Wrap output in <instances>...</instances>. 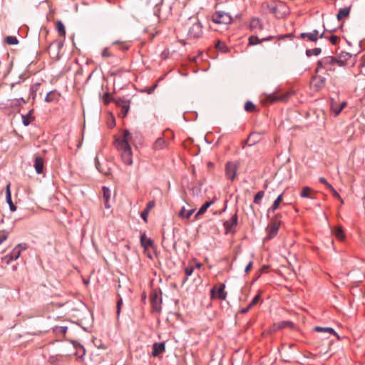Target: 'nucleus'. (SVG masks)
<instances>
[{"mask_svg": "<svg viewBox=\"0 0 365 365\" xmlns=\"http://www.w3.org/2000/svg\"><path fill=\"white\" fill-rule=\"evenodd\" d=\"M44 160L42 157L36 156L34 160V168L36 173L41 174L43 170Z\"/></svg>", "mask_w": 365, "mask_h": 365, "instance_id": "412c9836", "label": "nucleus"}, {"mask_svg": "<svg viewBox=\"0 0 365 365\" xmlns=\"http://www.w3.org/2000/svg\"><path fill=\"white\" fill-rule=\"evenodd\" d=\"M291 322H287V321H284V322H281L279 324H278V328L279 329H282L285 327H287V325L290 324Z\"/></svg>", "mask_w": 365, "mask_h": 365, "instance_id": "4d7b16f0", "label": "nucleus"}, {"mask_svg": "<svg viewBox=\"0 0 365 365\" xmlns=\"http://www.w3.org/2000/svg\"><path fill=\"white\" fill-rule=\"evenodd\" d=\"M58 43V46L59 48H61V46H62V45H63L62 42H57V41H53V42L50 44L49 47H51L52 45H53V44H54V43Z\"/></svg>", "mask_w": 365, "mask_h": 365, "instance_id": "e2e57ef3", "label": "nucleus"}, {"mask_svg": "<svg viewBox=\"0 0 365 365\" xmlns=\"http://www.w3.org/2000/svg\"><path fill=\"white\" fill-rule=\"evenodd\" d=\"M56 29L60 37L65 38L66 36V29L63 22L60 20L56 21Z\"/></svg>", "mask_w": 365, "mask_h": 365, "instance_id": "c756f323", "label": "nucleus"}, {"mask_svg": "<svg viewBox=\"0 0 365 365\" xmlns=\"http://www.w3.org/2000/svg\"><path fill=\"white\" fill-rule=\"evenodd\" d=\"M290 96L289 93H273L270 94H267L265 96V99L267 102L270 103H274L277 102H286Z\"/></svg>", "mask_w": 365, "mask_h": 365, "instance_id": "ddd939ff", "label": "nucleus"}, {"mask_svg": "<svg viewBox=\"0 0 365 365\" xmlns=\"http://www.w3.org/2000/svg\"><path fill=\"white\" fill-rule=\"evenodd\" d=\"M327 38L325 36V32L324 31L323 33H322L320 35H319V38Z\"/></svg>", "mask_w": 365, "mask_h": 365, "instance_id": "338daca9", "label": "nucleus"}, {"mask_svg": "<svg viewBox=\"0 0 365 365\" xmlns=\"http://www.w3.org/2000/svg\"><path fill=\"white\" fill-rule=\"evenodd\" d=\"M284 192L281 193L273 202L272 205L268 208L267 213L274 212L279 207L283 200Z\"/></svg>", "mask_w": 365, "mask_h": 365, "instance_id": "4be33fe9", "label": "nucleus"}, {"mask_svg": "<svg viewBox=\"0 0 365 365\" xmlns=\"http://www.w3.org/2000/svg\"><path fill=\"white\" fill-rule=\"evenodd\" d=\"M27 249L26 243L18 244L12 251L2 258V261L9 264L12 261L16 260L21 255V252Z\"/></svg>", "mask_w": 365, "mask_h": 365, "instance_id": "39448f33", "label": "nucleus"}, {"mask_svg": "<svg viewBox=\"0 0 365 365\" xmlns=\"http://www.w3.org/2000/svg\"><path fill=\"white\" fill-rule=\"evenodd\" d=\"M245 110L247 112L252 113L256 110V106L252 102L248 101L245 104Z\"/></svg>", "mask_w": 365, "mask_h": 365, "instance_id": "58836bf2", "label": "nucleus"}, {"mask_svg": "<svg viewBox=\"0 0 365 365\" xmlns=\"http://www.w3.org/2000/svg\"><path fill=\"white\" fill-rule=\"evenodd\" d=\"M28 101H26L24 98H16L13 101L12 106H21V103H26Z\"/></svg>", "mask_w": 365, "mask_h": 365, "instance_id": "49530a36", "label": "nucleus"}, {"mask_svg": "<svg viewBox=\"0 0 365 365\" xmlns=\"http://www.w3.org/2000/svg\"><path fill=\"white\" fill-rule=\"evenodd\" d=\"M264 196V191L260 190L256 193V195L254 197L253 202L254 203L257 205H261L262 200Z\"/></svg>", "mask_w": 365, "mask_h": 365, "instance_id": "f704fd0d", "label": "nucleus"}, {"mask_svg": "<svg viewBox=\"0 0 365 365\" xmlns=\"http://www.w3.org/2000/svg\"><path fill=\"white\" fill-rule=\"evenodd\" d=\"M339 66H344L349 63L354 64L355 57L348 52L342 51L336 57Z\"/></svg>", "mask_w": 365, "mask_h": 365, "instance_id": "f8f14e48", "label": "nucleus"}, {"mask_svg": "<svg viewBox=\"0 0 365 365\" xmlns=\"http://www.w3.org/2000/svg\"><path fill=\"white\" fill-rule=\"evenodd\" d=\"M10 187H11V182H9L6 187V202L9 205L10 210L12 212H14L16 210V206L14 205V204L12 202Z\"/></svg>", "mask_w": 365, "mask_h": 365, "instance_id": "aec40b11", "label": "nucleus"}, {"mask_svg": "<svg viewBox=\"0 0 365 365\" xmlns=\"http://www.w3.org/2000/svg\"><path fill=\"white\" fill-rule=\"evenodd\" d=\"M255 135V133H250L247 139V143L248 144L249 146H251V145H253L256 143V141L255 140H253L252 141L251 139Z\"/></svg>", "mask_w": 365, "mask_h": 365, "instance_id": "864d4df0", "label": "nucleus"}, {"mask_svg": "<svg viewBox=\"0 0 365 365\" xmlns=\"http://www.w3.org/2000/svg\"><path fill=\"white\" fill-rule=\"evenodd\" d=\"M301 39H307L312 42H317L319 39V31L317 29L313 30L312 32L309 33H301L299 36Z\"/></svg>", "mask_w": 365, "mask_h": 365, "instance_id": "dca6fc26", "label": "nucleus"}, {"mask_svg": "<svg viewBox=\"0 0 365 365\" xmlns=\"http://www.w3.org/2000/svg\"><path fill=\"white\" fill-rule=\"evenodd\" d=\"M281 218L282 214L277 213L270 220V222L266 228L267 235L265 240H269L277 236L282 224Z\"/></svg>", "mask_w": 365, "mask_h": 365, "instance_id": "7ed1b4c3", "label": "nucleus"}, {"mask_svg": "<svg viewBox=\"0 0 365 365\" xmlns=\"http://www.w3.org/2000/svg\"><path fill=\"white\" fill-rule=\"evenodd\" d=\"M150 304L153 312L160 313L162 310V292L154 289L150 293Z\"/></svg>", "mask_w": 365, "mask_h": 365, "instance_id": "0eeeda50", "label": "nucleus"}, {"mask_svg": "<svg viewBox=\"0 0 365 365\" xmlns=\"http://www.w3.org/2000/svg\"><path fill=\"white\" fill-rule=\"evenodd\" d=\"M61 93L56 90H53L47 93L45 101L47 103H58L61 98Z\"/></svg>", "mask_w": 365, "mask_h": 365, "instance_id": "a211bd4d", "label": "nucleus"}, {"mask_svg": "<svg viewBox=\"0 0 365 365\" xmlns=\"http://www.w3.org/2000/svg\"><path fill=\"white\" fill-rule=\"evenodd\" d=\"M153 241L150 238H148L145 233L141 234L140 245L143 248L148 249L150 247H153Z\"/></svg>", "mask_w": 365, "mask_h": 365, "instance_id": "bb28decb", "label": "nucleus"}, {"mask_svg": "<svg viewBox=\"0 0 365 365\" xmlns=\"http://www.w3.org/2000/svg\"><path fill=\"white\" fill-rule=\"evenodd\" d=\"M252 264H253V262L252 261L248 263V264L246 266L245 269V272L247 273L248 272H250V270L252 267Z\"/></svg>", "mask_w": 365, "mask_h": 365, "instance_id": "052dcab7", "label": "nucleus"}, {"mask_svg": "<svg viewBox=\"0 0 365 365\" xmlns=\"http://www.w3.org/2000/svg\"><path fill=\"white\" fill-rule=\"evenodd\" d=\"M155 202L154 200L149 201L147 203L146 207L145 209L150 211L152 208H153L155 207Z\"/></svg>", "mask_w": 365, "mask_h": 365, "instance_id": "6e6d98bb", "label": "nucleus"}, {"mask_svg": "<svg viewBox=\"0 0 365 365\" xmlns=\"http://www.w3.org/2000/svg\"><path fill=\"white\" fill-rule=\"evenodd\" d=\"M272 38H273L272 36H269V37H267V38H263L262 40H263V41H269V40L272 39Z\"/></svg>", "mask_w": 365, "mask_h": 365, "instance_id": "774afa93", "label": "nucleus"}, {"mask_svg": "<svg viewBox=\"0 0 365 365\" xmlns=\"http://www.w3.org/2000/svg\"><path fill=\"white\" fill-rule=\"evenodd\" d=\"M194 212L195 209H190L187 210L185 207H182L178 213V216L181 219L188 220L190 219V216L194 213Z\"/></svg>", "mask_w": 365, "mask_h": 365, "instance_id": "cd10ccee", "label": "nucleus"}, {"mask_svg": "<svg viewBox=\"0 0 365 365\" xmlns=\"http://www.w3.org/2000/svg\"><path fill=\"white\" fill-rule=\"evenodd\" d=\"M40 83H36L31 86L29 89V98H31L32 99H34L36 96V92L38 89V87L40 86Z\"/></svg>", "mask_w": 365, "mask_h": 365, "instance_id": "72a5a7b5", "label": "nucleus"}, {"mask_svg": "<svg viewBox=\"0 0 365 365\" xmlns=\"http://www.w3.org/2000/svg\"><path fill=\"white\" fill-rule=\"evenodd\" d=\"M238 224V215L237 210H236L235 213L231 217L230 220H226L223 223V227L225 228V234L228 233H235L236 230L235 227Z\"/></svg>", "mask_w": 365, "mask_h": 365, "instance_id": "1a4fd4ad", "label": "nucleus"}, {"mask_svg": "<svg viewBox=\"0 0 365 365\" xmlns=\"http://www.w3.org/2000/svg\"><path fill=\"white\" fill-rule=\"evenodd\" d=\"M239 161H227L225 165V173L227 179L234 181L237 177V170L240 168Z\"/></svg>", "mask_w": 365, "mask_h": 365, "instance_id": "423d86ee", "label": "nucleus"}, {"mask_svg": "<svg viewBox=\"0 0 365 365\" xmlns=\"http://www.w3.org/2000/svg\"><path fill=\"white\" fill-rule=\"evenodd\" d=\"M157 86H158V84H157V83H155V85H153L152 87H150V88L148 89V93L149 94L152 93L154 91V90L157 88Z\"/></svg>", "mask_w": 365, "mask_h": 365, "instance_id": "680f3d73", "label": "nucleus"}, {"mask_svg": "<svg viewBox=\"0 0 365 365\" xmlns=\"http://www.w3.org/2000/svg\"><path fill=\"white\" fill-rule=\"evenodd\" d=\"M251 309H252V307H250V305L248 304V306H247V307L242 309L240 311V312L241 314H246V313H247V312H248Z\"/></svg>", "mask_w": 365, "mask_h": 365, "instance_id": "bf43d9fd", "label": "nucleus"}, {"mask_svg": "<svg viewBox=\"0 0 365 365\" xmlns=\"http://www.w3.org/2000/svg\"><path fill=\"white\" fill-rule=\"evenodd\" d=\"M149 212L150 211L147 210L146 209H144V210L140 214V216L145 222H148V217Z\"/></svg>", "mask_w": 365, "mask_h": 365, "instance_id": "603ef678", "label": "nucleus"}, {"mask_svg": "<svg viewBox=\"0 0 365 365\" xmlns=\"http://www.w3.org/2000/svg\"><path fill=\"white\" fill-rule=\"evenodd\" d=\"M116 106L119 109L118 115L125 118L130 109V101L124 98H118L115 101Z\"/></svg>", "mask_w": 365, "mask_h": 365, "instance_id": "9b49d317", "label": "nucleus"}, {"mask_svg": "<svg viewBox=\"0 0 365 365\" xmlns=\"http://www.w3.org/2000/svg\"><path fill=\"white\" fill-rule=\"evenodd\" d=\"M314 330L317 332H324L328 333L330 335L337 336L336 332L331 327H322L317 326L314 327Z\"/></svg>", "mask_w": 365, "mask_h": 365, "instance_id": "7c9ffc66", "label": "nucleus"}, {"mask_svg": "<svg viewBox=\"0 0 365 365\" xmlns=\"http://www.w3.org/2000/svg\"><path fill=\"white\" fill-rule=\"evenodd\" d=\"M112 56V53L109 51L108 48H105L102 51V56L104 58L110 57Z\"/></svg>", "mask_w": 365, "mask_h": 365, "instance_id": "5fc2aeb1", "label": "nucleus"}, {"mask_svg": "<svg viewBox=\"0 0 365 365\" xmlns=\"http://www.w3.org/2000/svg\"><path fill=\"white\" fill-rule=\"evenodd\" d=\"M118 297H119V299H118V300L117 301V303H116V313H117L118 316L120 315V310H121V307L123 305V299L120 297L119 294H118Z\"/></svg>", "mask_w": 365, "mask_h": 365, "instance_id": "de8ad7c7", "label": "nucleus"}, {"mask_svg": "<svg viewBox=\"0 0 365 365\" xmlns=\"http://www.w3.org/2000/svg\"><path fill=\"white\" fill-rule=\"evenodd\" d=\"M329 190L331 192L333 196L335 198L339 200L342 204L344 203L343 199L341 197L340 195L337 192L333 186H331Z\"/></svg>", "mask_w": 365, "mask_h": 365, "instance_id": "c03bdc74", "label": "nucleus"}, {"mask_svg": "<svg viewBox=\"0 0 365 365\" xmlns=\"http://www.w3.org/2000/svg\"><path fill=\"white\" fill-rule=\"evenodd\" d=\"M215 47L222 53H227L230 51V48L226 45L225 42L217 41L215 45Z\"/></svg>", "mask_w": 365, "mask_h": 365, "instance_id": "2f4dec72", "label": "nucleus"}, {"mask_svg": "<svg viewBox=\"0 0 365 365\" xmlns=\"http://www.w3.org/2000/svg\"><path fill=\"white\" fill-rule=\"evenodd\" d=\"M225 285L224 284H219L214 286L210 290L211 298L225 300L227 297V292L225 291Z\"/></svg>", "mask_w": 365, "mask_h": 365, "instance_id": "9d476101", "label": "nucleus"}, {"mask_svg": "<svg viewBox=\"0 0 365 365\" xmlns=\"http://www.w3.org/2000/svg\"><path fill=\"white\" fill-rule=\"evenodd\" d=\"M96 167L98 169V170L103 173L105 175H108L110 174V168L108 167H103L101 164V163L98 161L97 158H96Z\"/></svg>", "mask_w": 365, "mask_h": 365, "instance_id": "473e14b6", "label": "nucleus"}, {"mask_svg": "<svg viewBox=\"0 0 365 365\" xmlns=\"http://www.w3.org/2000/svg\"><path fill=\"white\" fill-rule=\"evenodd\" d=\"M336 66H338L336 57L331 56H325L317 61L315 71L318 73L322 70H324L329 74V72L335 71Z\"/></svg>", "mask_w": 365, "mask_h": 365, "instance_id": "f03ea898", "label": "nucleus"}, {"mask_svg": "<svg viewBox=\"0 0 365 365\" xmlns=\"http://www.w3.org/2000/svg\"><path fill=\"white\" fill-rule=\"evenodd\" d=\"M212 20L214 23L217 24L228 25L231 24L232 18L228 13L222 11H217L212 14Z\"/></svg>", "mask_w": 365, "mask_h": 365, "instance_id": "6e6552de", "label": "nucleus"}, {"mask_svg": "<svg viewBox=\"0 0 365 365\" xmlns=\"http://www.w3.org/2000/svg\"><path fill=\"white\" fill-rule=\"evenodd\" d=\"M202 34V26L198 21L192 24L188 29L187 35L190 38H197Z\"/></svg>", "mask_w": 365, "mask_h": 365, "instance_id": "4468645a", "label": "nucleus"}, {"mask_svg": "<svg viewBox=\"0 0 365 365\" xmlns=\"http://www.w3.org/2000/svg\"><path fill=\"white\" fill-rule=\"evenodd\" d=\"M153 351L151 353V356L153 357L158 356L160 354L163 353L165 351V342H156L153 344L152 346Z\"/></svg>", "mask_w": 365, "mask_h": 365, "instance_id": "f3484780", "label": "nucleus"}, {"mask_svg": "<svg viewBox=\"0 0 365 365\" xmlns=\"http://www.w3.org/2000/svg\"><path fill=\"white\" fill-rule=\"evenodd\" d=\"M67 330H68V328L66 326H61V327H58L56 328L55 331L57 332V333H61L63 335L66 334V333L67 332Z\"/></svg>", "mask_w": 365, "mask_h": 365, "instance_id": "09e8293b", "label": "nucleus"}, {"mask_svg": "<svg viewBox=\"0 0 365 365\" xmlns=\"http://www.w3.org/2000/svg\"><path fill=\"white\" fill-rule=\"evenodd\" d=\"M8 238V234H1L0 235V245L4 242Z\"/></svg>", "mask_w": 365, "mask_h": 365, "instance_id": "13d9d810", "label": "nucleus"}, {"mask_svg": "<svg viewBox=\"0 0 365 365\" xmlns=\"http://www.w3.org/2000/svg\"><path fill=\"white\" fill-rule=\"evenodd\" d=\"M5 42L9 45H16L19 41L16 36H9L5 38Z\"/></svg>", "mask_w": 365, "mask_h": 365, "instance_id": "a19ab883", "label": "nucleus"}, {"mask_svg": "<svg viewBox=\"0 0 365 365\" xmlns=\"http://www.w3.org/2000/svg\"><path fill=\"white\" fill-rule=\"evenodd\" d=\"M261 42V40L259 39V38L256 36H251L249 38V44L250 45H257L259 44Z\"/></svg>", "mask_w": 365, "mask_h": 365, "instance_id": "37998d69", "label": "nucleus"}, {"mask_svg": "<svg viewBox=\"0 0 365 365\" xmlns=\"http://www.w3.org/2000/svg\"><path fill=\"white\" fill-rule=\"evenodd\" d=\"M261 294H262V291L259 290L258 292V294L252 299V300L249 304L250 307L252 308L254 306H255L259 302V301L261 298Z\"/></svg>", "mask_w": 365, "mask_h": 365, "instance_id": "79ce46f5", "label": "nucleus"}, {"mask_svg": "<svg viewBox=\"0 0 365 365\" xmlns=\"http://www.w3.org/2000/svg\"><path fill=\"white\" fill-rule=\"evenodd\" d=\"M347 103L346 101L341 102L339 105H337L336 103L331 101V110L334 113L335 116L339 115V113L342 111V110L346 106Z\"/></svg>", "mask_w": 365, "mask_h": 365, "instance_id": "6ab92c4d", "label": "nucleus"}, {"mask_svg": "<svg viewBox=\"0 0 365 365\" xmlns=\"http://www.w3.org/2000/svg\"><path fill=\"white\" fill-rule=\"evenodd\" d=\"M268 268L267 265H263L261 268V272H264Z\"/></svg>", "mask_w": 365, "mask_h": 365, "instance_id": "69168bd1", "label": "nucleus"}, {"mask_svg": "<svg viewBox=\"0 0 365 365\" xmlns=\"http://www.w3.org/2000/svg\"><path fill=\"white\" fill-rule=\"evenodd\" d=\"M329 42L332 45H337L339 43V38L337 36L331 35L328 37Z\"/></svg>", "mask_w": 365, "mask_h": 365, "instance_id": "a18cd8bd", "label": "nucleus"}, {"mask_svg": "<svg viewBox=\"0 0 365 365\" xmlns=\"http://www.w3.org/2000/svg\"><path fill=\"white\" fill-rule=\"evenodd\" d=\"M319 181L320 183L324 185L328 189H329L332 186L324 177H320L319 178Z\"/></svg>", "mask_w": 365, "mask_h": 365, "instance_id": "8fccbe9b", "label": "nucleus"}, {"mask_svg": "<svg viewBox=\"0 0 365 365\" xmlns=\"http://www.w3.org/2000/svg\"><path fill=\"white\" fill-rule=\"evenodd\" d=\"M168 145V142L165 139L158 138L154 143L153 148L155 150H160L165 148Z\"/></svg>", "mask_w": 365, "mask_h": 365, "instance_id": "393cba45", "label": "nucleus"}, {"mask_svg": "<svg viewBox=\"0 0 365 365\" xmlns=\"http://www.w3.org/2000/svg\"><path fill=\"white\" fill-rule=\"evenodd\" d=\"M250 27L251 30H262L263 25L261 20L258 18H253L251 19L250 23Z\"/></svg>", "mask_w": 365, "mask_h": 365, "instance_id": "a878e982", "label": "nucleus"}, {"mask_svg": "<svg viewBox=\"0 0 365 365\" xmlns=\"http://www.w3.org/2000/svg\"><path fill=\"white\" fill-rule=\"evenodd\" d=\"M350 11H351V6H349L348 7H344V8L340 9L336 15L337 20L339 21H341L344 19L347 18L350 14Z\"/></svg>", "mask_w": 365, "mask_h": 365, "instance_id": "b1692460", "label": "nucleus"}, {"mask_svg": "<svg viewBox=\"0 0 365 365\" xmlns=\"http://www.w3.org/2000/svg\"><path fill=\"white\" fill-rule=\"evenodd\" d=\"M332 233L334 234L335 237L340 241H343L345 239L344 232L342 227L340 226L335 227L332 230Z\"/></svg>", "mask_w": 365, "mask_h": 365, "instance_id": "c85d7f7f", "label": "nucleus"}, {"mask_svg": "<svg viewBox=\"0 0 365 365\" xmlns=\"http://www.w3.org/2000/svg\"><path fill=\"white\" fill-rule=\"evenodd\" d=\"M193 270H194L193 266H187L185 268V273L187 277L190 276L192 274Z\"/></svg>", "mask_w": 365, "mask_h": 365, "instance_id": "3c124183", "label": "nucleus"}, {"mask_svg": "<svg viewBox=\"0 0 365 365\" xmlns=\"http://www.w3.org/2000/svg\"><path fill=\"white\" fill-rule=\"evenodd\" d=\"M326 85V78L321 76H316L312 77L311 81V86L314 89V91H318L323 88H324Z\"/></svg>", "mask_w": 365, "mask_h": 365, "instance_id": "2eb2a0df", "label": "nucleus"}, {"mask_svg": "<svg viewBox=\"0 0 365 365\" xmlns=\"http://www.w3.org/2000/svg\"><path fill=\"white\" fill-rule=\"evenodd\" d=\"M214 201L213 200H210V201H207L205 202L202 206L198 210V215H202L204 214L207 208L212 205L213 204Z\"/></svg>", "mask_w": 365, "mask_h": 365, "instance_id": "4c0bfd02", "label": "nucleus"}, {"mask_svg": "<svg viewBox=\"0 0 365 365\" xmlns=\"http://www.w3.org/2000/svg\"><path fill=\"white\" fill-rule=\"evenodd\" d=\"M34 110H30L26 114L22 115V123L25 126H28L30 123L34 120L35 117L34 115Z\"/></svg>", "mask_w": 365, "mask_h": 365, "instance_id": "5701e85b", "label": "nucleus"}, {"mask_svg": "<svg viewBox=\"0 0 365 365\" xmlns=\"http://www.w3.org/2000/svg\"><path fill=\"white\" fill-rule=\"evenodd\" d=\"M104 205L105 207L107 209H109L110 207V205L109 204V201H106V200H104Z\"/></svg>", "mask_w": 365, "mask_h": 365, "instance_id": "0e129e2a", "label": "nucleus"}, {"mask_svg": "<svg viewBox=\"0 0 365 365\" xmlns=\"http://www.w3.org/2000/svg\"><path fill=\"white\" fill-rule=\"evenodd\" d=\"M312 189L311 187L306 186L304 187L302 190L300 196L302 197H307V198H313V197L311 195Z\"/></svg>", "mask_w": 365, "mask_h": 365, "instance_id": "e433bc0d", "label": "nucleus"}, {"mask_svg": "<svg viewBox=\"0 0 365 365\" xmlns=\"http://www.w3.org/2000/svg\"><path fill=\"white\" fill-rule=\"evenodd\" d=\"M130 140V133L128 130H125L123 136L115 138L113 143L116 149L120 153L123 163L127 165H130L133 163V153L129 145Z\"/></svg>", "mask_w": 365, "mask_h": 365, "instance_id": "f257e3e1", "label": "nucleus"}, {"mask_svg": "<svg viewBox=\"0 0 365 365\" xmlns=\"http://www.w3.org/2000/svg\"><path fill=\"white\" fill-rule=\"evenodd\" d=\"M321 53L322 49L320 48H314L306 50V55L307 57H311L312 56H319Z\"/></svg>", "mask_w": 365, "mask_h": 365, "instance_id": "c9c22d12", "label": "nucleus"}, {"mask_svg": "<svg viewBox=\"0 0 365 365\" xmlns=\"http://www.w3.org/2000/svg\"><path fill=\"white\" fill-rule=\"evenodd\" d=\"M103 191V200H106V201H109L110 198V190L108 187L103 186L102 187Z\"/></svg>", "mask_w": 365, "mask_h": 365, "instance_id": "ea45409f", "label": "nucleus"}, {"mask_svg": "<svg viewBox=\"0 0 365 365\" xmlns=\"http://www.w3.org/2000/svg\"><path fill=\"white\" fill-rule=\"evenodd\" d=\"M267 8L269 12L272 14L277 19H283L289 13V8L282 2L268 4Z\"/></svg>", "mask_w": 365, "mask_h": 365, "instance_id": "20e7f679", "label": "nucleus"}]
</instances>
